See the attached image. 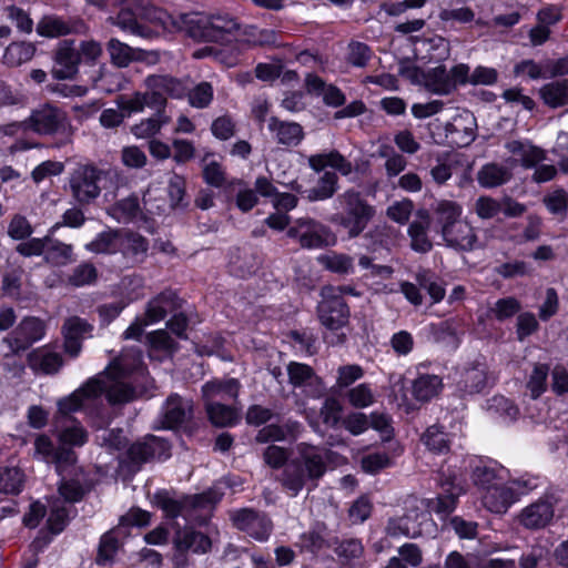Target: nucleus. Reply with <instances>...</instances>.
<instances>
[{
	"label": "nucleus",
	"instance_id": "obj_1",
	"mask_svg": "<svg viewBox=\"0 0 568 568\" xmlns=\"http://www.w3.org/2000/svg\"><path fill=\"white\" fill-rule=\"evenodd\" d=\"M142 372V356L138 349L123 352L113 359L103 373L90 378L82 387L58 402L60 415L85 408L101 394H105L111 404H123L135 397V389L126 381L133 373Z\"/></svg>",
	"mask_w": 568,
	"mask_h": 568
},
{
	"label": "nucleus",
	"instance_id": "obj_2",
	"mask_svg": "<svg viewBox=\"0 0 568 568\" xmlns=\"http://www.w3.org/2000/svg\"><path fill=\"white\" fill-rule=\"evenodd\" d=\"M336 454L329 449L300 443L294 449V457L285 467L283 486L296 496L307 481L318 480L334 462Z\"/></svg>",
	"mask_w": 568,
	"mask_h": 568
},
{
	"label": "nucleus",
	"instance_id": "obj_3",
	"mask_svg": "<svg viewBox=\"0 0 568 568\" xmlns=\"http://www.w3.org/2000/svg\"><path fill=\"white\" fill-rule=\"evenodd\" d=\"M471 478L480 493L484 507L490 513L505 514L516 503L509 485V471L504 466L480 462L475 466Z\"/></svg>",
	"mask_w": 568,
	"mask_h": 568
},
{
	"label": "nucleus",
	"instance_id": "obj_4",
	"mask_svg": "<svg viewBox=\"0 0 568 568\" xmlns=\"http://www.w3.org/2000/svg\"><path fill=\"white\" fill-rule=\"evenodd\" d=\"M144 83V93L136 92L130 100L118 101V106H164L168 98L180 99L186 94L183 83L169 75L152 74Z\"/></svg>",
	"mask_w": 568,
	"mask_h": 568
},
{
	"label": "nucleus",
	"instance_id": "obj_5",
	"mask_svg": "<svg viewBox=\"0 0 568 568\" xmlns=\"http://www.w3.org/2000/svg\"><path fill=\"white\" fill-rule=\"evenodd\" d=\"M187 26V36L195 40L223 42L239 30V23L227 14L206 17L199 12H190L183 18Z\"/></svg>",
	"mask_w": 568,
	"mask_h": 568
},
{
	"label": "nucleus",
	"instance_id": "obj_6",
	"mask_svg": "<svg viewBox=\"0 0 568 568\" xmlns=\"http://www.w3.org/2000/svg\"><path fill=\"white\" fill-rule=\"evenodd\" d=\"M338 202L344 213L334 215L331 221L343 226L349 237H356L374 216V209L355 191H346L338 197Z\"/></svg>",
	"mask_w": 568,
	"mask_h": 568
},
{
	"label": "nucleus",
	"instance_id": "obj_7",
	"mask_svg": "<svg viewBox=\"0 0 568 568\" xmlns=\"http://www.w3.org/2000/svg\"><path fill=\"white\" fill-rule=\"evenodd\" d=\"M221 499L214 489L185 497L183 500L174 498L169 491L161 490L154 494L153 503L161 508L168 517L175 518L183 514L187 507L211 509Z\"/></svg>",
	"mask_w": 568,
	"mask_h": 568
},
{
	"label": "nucleus",
	"instance_id": "obj_8",
	"mask_svg": "<svg viewBox=\"0 0 568 568\" xmlns=\"http://www.w3.org/2000/svg\"><path fill=\"white\" fill-rule=\"evenodd\" d=\"M339 288L326 286L322 290V301L317 312L321 323L331 331L344 327L348 322L349 311L342 296Z\"/></svg>",
	"mask_w": 568,
	"mask_h": 568
},
{
	"label": "nucleus",
	"instance_id": "obj_9",
	"mask_svg": "<svg viewBox=\"0 0 568 568\" xmlns=\"http://www.w3.org/2000/svg\"><path fill=\"white\" fill-rule=\"evenodd\" d=\"M287 235L296 239L305 248H321L336 243V237L328 227L311 219L297 220Z\"/></svg>",
	"mask_w": 568,
	"mask_h": 568
},
{
	"label": "nucleus",
	"instance_id": "obj_10",
	"mask_svg": "<svg viewBox=\"0 0 568 568\" xmlns=\"http://www.w3.org/2000/svg\"><path fill=\"white\" fill-rule=\"evenodd\" d=\"M45 334L43 321L37 317L23 318L14 331L3 338L11 354L27 349L31 344L40 341Z\"/></svg>",
	"mask_w": 568,
	"mask_h": 568
},
{
	"label": "nucleus",
	"instance_id": "obj_11",
	"mask_svg": "<svg viewBox=\"0 0 568 568\" xmlns=\"http://www.w3.org/2000/svg\"><path fill=\"white\" fill-rule=\"evenodd\" d=\"M439 483L445 494L427 499L425 506L429 513H434L440 518H446L455 510L458 497L464 493V488L455 474L448 477L442 475Z\"/></svg>",
	"mask_w": 568,
	"mask_h": 568
},
{
	"label": "nucleus",
	"instance_id": "obj_12",
	"mask_svg": "<svg viewBox=\"0 0 568 568\" xmlns=\"http://www.w3.org/2000/svg\"><path fill=\"white\" fill-rule=\"evenodd\" d=\"M103 180H105L104 173L93 166L79 169L71 179L73 196L80 203L91 202L100 194Z\"/></svg>",
	"mask_w": 568,
	"mask_h": 568
},
{
	"label": "nucleus",
	"instance_id": "obj_13",
	"mask_svg": "<svg viewBox=\"0 0 568 568\" xmlns=\"http://www.w3.org/2000/svg\"><path fill=\"white\" fill-rule=\"evenodd\" d=\"M74 40H62L53 51L52 75L59 80L73 79L79 70L80 55Z\"/></svg>",
	"mask_w": 568,
	"mask_h": 568
},
{
	"label": "nucleus",
	"instance_id": "obj_14",
	"mask_svg": "<svg viewBox=\"0 0 568 568\" xmlns=\"http://www.w3.org/2000/svg\"><path fill=\"white\" fill-rule=\"evenodd\" d=\"M418 500L413 499L408 513L404 516L389 519L386 530L389 536H405L415 538L423 534V524L427 521V516L419 510Z\"/></svg>",
	"mask_w": 568,
	"mask_h": 568
},
{
	"label": "nucleus",
	"instance_id": "obj_15",
	"mask_svg": "<svg viewBox=\"0 0 568 568\" xmlns=\"http://www.w3.org/2000/svg\"><path fill=\"white\" fill-rule=\"evenodd\" d=\"M234 526L246 532L250 537L264 541L266 540L272 531L271 520L262 514H258L252 509H241L232 515Z\"/></svg>",
	"mask_w": 568,
	"mask_h": 568
},
{
	"label": "nucleus",
	"instance_id": "obj_16",
	"mask_svg": "<svg viewBox=\"0 0 568 568\" xmlns=\"http://www.w3.org/2000/svg\"><path fill=\"white\" fill-rule=\"evenodd\" d=\"M34 457L55 464L60 475L65 467L73 465L77 460L73 450L61 446L55 448L52 440L45 435L37 436L34 440Z\"/></svg>",
	"mask_w": 568,
	"mask_h": 568
},
{
	"label": "nucleus",
	"instance_id": "obj_17",
	"mask_svg": "<svg viewBox=\"0 0 568 568\" xmlns=\"http://www.w3.org/2000/svg\"><path fill=\"white\" fill-rule=\"evenodd\" d=\"M193 413L191 400L173 394L165 400L159 420L161 428L173 429L189 420Z\"/></svg>",
	"mask_w": 568,
	"mask_h": 568
},
{
	"label": "nucleus",
	"instance_id": "obj_18",
	"mask_svg": "<svg viewBox=\"0 0 568 568\" xmlns=\"http://www.w3.org/2000/svg\"><path fill=\"white\" fill-rule=\"evenodd\" d=\"M287 374L290 383L313 398L321 397L324 394V385L320 377H317L306 364L292 362L287 366Z\"/></svg>",
	"mask_w": 568,
	"mask_h": 568
},
{
	"label": "nucleus",
	"instance_id": "obj_19",
	"mask_svg": "<svg viewBox=\"0 0 568 568\" xmlns=\"http://www.w3.org/2000/svg\"><path fill=\"white\" fill-rule=\"evenodd\" d=\"M554 515L552 498L542 497L521 509L518 520L527 529H540L551 521Z\"/></svg>",
	"mask_w": 568,
	"mask_h": 568
},
{
	"label": "nucleus",
	"instance_id": "obj_20",
	"mask_svg": "<svg viewBox=\"0 0 568 568\" xmlns=\"http://www.w3.org/2000/svg\"><path fill=\"white\" fill-rule=\"evenodd\" d=\"M440 235L448 247L457 251H474L479 247L476 231L466 220H460Z\"/></svg>",
	"mask_w": 568,
	"mask_h": 568
},
{
	"label": "nucleus",
	"instance_id": "obj_21",
	"mask_svg": "<svg viewBox=\"0 0 568 568\" xmlns=\"http://www.w3.org/2000/svg\"><path fill=\"white\" fill-rule=\"evenodd\" d=\"M91 329L85 321L77 316L68 318L63 325L65 353L77 357L82 348V339L90 335Z\"/></svg>",
	"mask_w": 568,
	"mask_h": 568
},
{
	"label": "nucleus",
	"instance_id": "obj_22",
	"mask_svg": "<svg viewBox=\"0 0 568 568\" xmlns=\"http://www.w3.org/2000/svg\"><path fill=\"white\" fill-rule=\"evenodd\" d=\"M241 383L236 378L214 379L202 387L205 402L236 400Z\"/></svg>",
	"mask_w": 568,
	"mask_h": 568
},
{
	"label": "nucleus",
	"instance_id": "obj_23",
	"mask_svg": "<svg viewBox=\"0 0 568 568\" xmlns=\"http://www.w3.org/2000/svg\"><path fill=\"white\" fill-rule=\"evenodd\" d=\"M62 364L61 355L47 347L36 348L28 354V365L37 374H55Z\"/></svg>",
	"mask_w": 568,
	"mask_h": 568
},
{
	"label": "nucleus",
	"instance_id": "obj_24",
	"mask_svg": "<svg viewBox=\"0 0 568 568\" xmlns=\"http://www.w3.org/2000/svg\"><path fill=\"white\" fill-rule=\"evenodd\" d=\"M174 546L178 551L206 554L211 549L212 541L205 534L186 527L176 532Z\"/></svg>",
	"mask_w": 568,
	"mask_h": 568
},
{
	"label": "nucleus",
	"instance_id": "obj_25",
	"mask_svg": "<svg viewBox=\"0 0 568 568\" xmlns=\"http://www.w3.org/2000/svg\"><path fill=\"white\" fill-rule=\"evenodd\" d=\"M462 215L463 207L455 201L439 200L433 205V220L440 234L463 220Z\"/></svg>",
	"mask_w": 568,
	"mask_h": 568
},
{
	"label": "nucleus",
	"instance_id": "obj_26",
	"mask_svg": "<svg viewBox=\"0 0 568 568\" xmlns=\"http://www.w3.org/2000/svg\"><path fill=\"white\" fill-rule=\"evenodd\" d=\"M507 166L497 163H488L483 165L477 172V181L485 189L500 186L508 182L511 178L510 170L515 166L516 161H507Z\"/></svg>",
	"mask_w": 568,
	"mask_h": 568
},
{
	"label": "nucleus",
	"instance_id": "obj_27",
	"mask_svg": "<svg viewBox=\"0 0 568 568\" xmlns=\"http://www.w3.org/2000/svg\"><path fill=\"white\" fill-rule=\"evenodd\" d=\"M505 148L510 154L516 156V159L511 160L516 161L515 165L520 162L524 168L530 169L545 160V152L529 142L514 140L507 142Z\"/></svg>",
	"mask_w": 568,
	"mask_h": 568
},
{
	"label": "nucleus",
	"instance_id": "obj_28",
	"mask_svg": "<svg viewBox=\"0 0 568 568\" xmlns=\"http://www.w3.org/2000/svg\"><path fill=\"white\" fill-rule=\"evenodd\" d=\"M176 296L172 292H163L148 303L145 314L142 316L146 324L152 325L162 321L175 307Z\"/></svg>",
	"mask_w": 568,
	"mask_h": 568
},
{
	"label": "nucleus",
	"instance_id": "obj_29",
	"mask_svg": "<svg viewBox=\"0 0 568 568\" xmlns=\"http://www.w3.org/2000/svg\"><path fill=\"white\" fill-rule=\"evenodd\" d=\"M187 13H179L173 16L162 9L150 7L144 9L143 17L154 24L161 26L164 30L170 32L183 31L187 34V26L184 23V17Z\"/></svg>",
	"mask_w": 568,
	"mask_h": 568
},
{
	"label": "nucleus",
	"instance_id": "obj_30",
	"mask_svg": "<svg viewBox=\"0 0 568 568\" xmlns=\"http://www.w3.org/2000/svg\"><path fill=\"white\" fill-rule=\"evenodd\" d=\"M62 121L58 109H37L30 118V126L38 133L50 134L59 130Z\"/></svg>",
	"mask_w": 568,
	"mask_h": 568
},
{
	"label": "nucleus",
	"instance_id": "obj_31",
	"mask_svg": "<svg viewBox=\"0 0 568 568\" xmlns=\"http://www.w3.org/2000/svg\"><path fill=\"white\" fill-rule=\"evenodd\" d=\"M308 164L317 172L322 171L325 166H331L343 175H349L353 171L352 163L336 151L311 155Z\"/></svg>",
	"mask_w": 568,
	"mask_h": 568
},
{
	"label": "nucleus",
	"instance_id": "obj_32",
	"mask_svg": "<svg viewBox=\"0 0 568 568\" xmlns=\"http://www.w3.org/2000/svg\"><path fill=\"white\" fill-rule=\"evenodd\" d=\"M301 430L298 422L288 420L284 425L271 424L258 430L256 442L265 444L270 442H281L288 437H295Z\"/></svg>",
	"mask_w": 568,
	"mask_h": 568
},
{
	"label": "nucleus",
	"instance_id": "obj_33",
	"mask_svg": "<svg viewBox=\"0 0 568 568\" xmlns=\"http://www.w3.org/2000/svg\"><path fill=\"white\" fill-rule=\"evenodd\" d=\"M306 88L310 93L322 94L323 100L327 105L341 106L345 103V97L341 90L334 85H327L317 75H307Z\"/></svg>",
	"mask_w": 568,
	"mask_h": 568
},
{
	"label": "nucleus",
	"instance_id": "obj_34",
	"mask_svg": "<svg viewBox=\"0 0 568 568\" xmlns=\"http://www.w3.org/2000/svg\"><path fill=\"white\" fill-rule=\"evenodd\" d=\"M487 383V368L484 364L478 363L463 372L459 386L467 394H476L483 392Z\"/></svg>",
	"mask_w": 568,
	"mask_h": 568
},
{
	"label": "nucleus",
	"instance_id": "obj_35",
	"mask_svg": "<svg viewBox=\"0 0 568 568\" xmlns=\"http://www.w3.org/2000/svg\"><path fill=\"white\" fill-rule=\"evenodd\" d=\"M205 408L210 420L217 427L233 426L240 418L235 406H227L221 402H205Z\"/></svg>",
	"mask_w": 568,
	"mask_h": 568
},
{
	"label": "nucleus",
	"instance_id": "obj_36",
	"mask_svg": "<svg viewBox=\"0 0 568 568\" xmlns=\"http://www.w3.org/2000/svg\"><path fill=\"white\" fill-rule=\"evenodd\" d=\"M268 129L274 132L280 144L297 145L303 139V129L300 124L293 122L278 121L271 119Z\"/></svg>",
	"mask_w": 568,
	"mask_h": 568
},
{
	"label": "nucleus",
	"instance_id": "obj_37",
	"mask_svg": "<svg viewBox=\"0 0 568 568\" xmlns=\"http://www.w3.org/2000/svg\"><path fill=\"white\" fill-rule=\"evenodd\" d=\"M109 21L112 24L120 27L123 31H128L134 36L145 39L154 36V32L150 28L138 22L136 13H134L130 8H122L116 17H110Z\"/></svg>",
	"mask_w": 568,
	"mask_h": 568
},
{
	"label": "nucleus",
	"instance_id": "obj_38",
	"mask_svg": "<svg viewBox=\"0 0 568 568\" xmlns=\"http://www.w3.org/2000/svg\"><path fill=\"white\" fill-rule=\"evenodd\" d=\"M202 175L205 183L222 187L226 181V172L222 161L213 153H205L201 159Z\"/></svg>",
	"mask_w": 568,
	"mask_h": 568
},
{
	"label": "nucleus",
	"instance_id": "obj_39",
	"mask_svg": "<svg viewBox=\"0 0 568 568\" xmlns=\"http://www.w3.org/2000/svg\"><path fill=\"white\" fill-rule=\"evenodd\" d=\"M443 388V381L437 375L422 374L412 386L413 396L420 402H428L439 394Z\"/></svg>",
	"mask_w": 568,
	"mask_h": 568
},
{
	"label": "nucleus",
	"instance_id": "obj_40",
	"mask_svg": "<svg viewBox=\"0 0 568 568\" xmlns=\"http://www.w3.org/2000/svg\"><path fill=\"white\" fill-rule=\"evenodd\" d=\"M429 91L447 94L455 89V82L450 79L444 65H438L426 72L425 84Z\"/></svg>",
	"mask_w": 568,
	"mask_h": 568
},
{
	"label": "nucleus",
	"instance_id": "obj_41",
	"mask_svg": "<svg viewBox=\"0 0 568 568\" xmlns=\"http://www.w3.org/2000/svg\"><path fill=\"white\" fill-rule=\"evenodd\" d=\"M148 342L149 355L152 359H162L163 356L171 355L175 348L174 341L163 329L150 333Z\"/></svg>",
	"mask_w": 568,
	"mask_h": 568
},
{
	"label": "nucleus",
	"instance_id": "obj_42",
	"mask_svg": "<svg viewBox=\"0 0 568 568\" xmlns=\"http://www.w3.org/2000/svg\"><path fill=\"white\" fill-rule=\"evenodd\" d=\"M169 121L170 116L165 114L164 109H159L154 115L132 126L131 132L138 139H148L159 133Z\"/></svg>",
	"mask_w": 568,
	"mask_h": 568
},
{
	"label": "nucleus",
	"instance_id": "obj_43",
	"mask_svg": "<svg viewBox=\"0 0 568 568\" xmlns=\"http://www.w3.org/2000/svg\"><path fill=\"white\" fill-rule=\"evenodd\" d=\"M36 47L29 42H12L4 51L3 63L9 67H19L32 59Z\"/></svg>",
	"mask_w": 568,
	"mask_h": 568
},
{
	"label": "nucleus",
	"instance_id": "obj_44",
	"mask_svg": "<svg viewBox=\"0 0 568 568\" xmlns=\"http://www.w3.org/2000/svg\"><path fill=\"white\" fill-rule=\"evenodd\" d=\"M119 296L129 305L144 295L143 278L139 275L124 276L118 285Z\"/></svg>",
	"mask_w": 568,
	"mask_h": 568
},
{
	"label": "nucleus",
	"instance_id": "obj_45",
	"mask_svg": "<svg viewBox=\"0 0 568 568\" xmlns=\"http://www.w3.org/2000/svg\"><path fill=\"white\" fill-rule=\"evenodd\" d=\"M377 393L371 384L361 383L346 393V399L355 408H367L376 402Z\"/></svg>",
	"mask_w": 568,
	"mask_h": 568
},
{
	"label": "nucleus",
	"instance_id": "obj_46",
	"mask_svg": "<svg viewBox=\"0 0 568 568\" xmlns=\"http://www.w3.org/2000/svg\"><path fill=\"white\" fill-rule=\"evenodd\" d=\"M540 94L544 102L550 106L568 104V79L544 85Z\"/></svg>",
	"mask_w": 568,
	"mask_h": 568
},
{
	"label": "nucleus",
	"instance_id": "obj_47",
	"mask_svg": "<svg viewBox=\"0 0 568 568\" xmlns=\"http://www.w3.org/2000/svg\"><path fill=\"white\" fill-rule=\"evenodd\" d=\"M422 442L429 450L442 454L448 450L450 439L442 426L433 425L423 434Z\"/></svg>",
	"mask_w": 568,
	"mask_h": 568
},
{
	"label": "nucleus",
	"instance_id": "obj_48",
	"mask_svg": "<svg viewBox=\"0 0 568 568\" xmlns=\"http://www.w3.org/2000/svg\"><path fill=\"white\" fill-rule=\"evenodd\" d=\"M58 438L60 446L63 448L65 446L80 447L87 443L88 433L79 422L72 420L70 425L60 430Z\"/></svg>",
	"mask_w": 568,
	"mask_h": 568
},
{
	"label": "nucleus",
	"instance_id": "obj_49",
	"mask_svg": "<svg viewBox=\"0 0 568 568\" xmlns=\"http://www.w3.org/2000/svg\"><path fill=\"white\" fill-rule=\"evenodd\" d=\"M337 189V176L333 172H325L316 186L307 191L310 201H323L333 196Z\"/></svg>",
	"mask_w": 568,
	"mask_h": 568
},
{
	"label": "nucleus",
	"instance_id": "obj_50",
	"mask_svg": "<svg viewBox=\"0 0 568 568\" xmlns=\"http://www.w3.org/2000/svg\"><path fill=\"white\" fill-rule=\"evenodd\" d=\"M24 476L17 467H4L0 470V493L18 494L23 486Z\"/></svg>",
	"mask_w": 568,
	"mask_h": 568
},
{
	"label": "nucleus",
	"instance_id": "obj_51",
	"mask_svg": "<svg viewBox=\"0 0 568 568\" xmlns=\"http://www.w3.org/2000/svg\"><path fill=\"white\" fill-rule=\"evenodd\" d=\"M318 262L327 270L338 274H348L353 272V258L345 254L335 252L318 256Z\"/></svg>",
	"mask_w": 568,
	"mask_h": 568
},
{
	"label": "nucleus",
	"instance_id": "obj_52",
	"mask_svg": "<svg viewBox=\"0 0 568 568\" xmlns=\"http://www.w3.org/2000/svg\"><path fill=\"white\" fill-rule=\"evenodd\" d=\"M419 215L424 222H413L408 227V234L412 240V247L418 252H427L432 248V242L426 234L427 213L420 212Z\"/></svg>",
	"mask_w": 568,
	"mask_h": 568
},
{
	"label": "nucleus",
	"instance_id": "obj_53",
	"mask_svg": "<svg viewBox=\"0 0 568 568\" xmlns=\"http://www.w3.org/2000/svg\"><path fill=\"white\" fill-rule=\"evenodd\" d=\"M120 232L108 231L99 234L97 239L85 245L94 253H114L119 251Z\"/></svg>",
	"mask_w": 568,
	"mask_h": 568
},
{
	"label": "nucleus",
	"instance_id": "obj_54",
	"mask_svg": "<svg viewBox=\"0 0 568 568\" xmlns=\"http://www.w3.org/2000/svg\"><path fill=\"white\" fill-rule=\"evenodd\" d=\"M124 255H143L148 251V242L139 234L120 232V246Z\"/></svg>",
	"mask_w": 568,
	"mask_h": 568
},
{
	"label": "nucleus",
	"instance_id": "obj_55",
	"mask_svg": "<svg viewBox=\"0 0 568 568\" xmlns=\"http://www.w3.org/2000/svg\"><path fill=\"white\" fill-rule=\"evenodd\" d=\"M106 50L111 62L119 68L128 67L133 60V49L118 39H111L106 44Z\"/></svg>",
	"mask_w": 568,
	"mask_h": 568
},
{
	"label": "nucleus",
	"instance_id": "obj_56",
	"mask_svg": "<svg viewBox=\"0 0 568 568\" xmlns=\"http://www.w3.org/2000/svg\"><path fill=\"white\" fill-rule=\"evenodd\" d=\"M119 531H120V528H118L115 530H110L102 536L101 541H100V547H99V554H98V558H97V561L99 565H105L116 554V551L119 549V541H118Z\"/></svg>",
	"mask_w": 568,
	"mask_h": 568
},
{
	"label": "nucleus",
	"instance_id": "obj_57",
	"mask_svg": "<svg viewBox=\"0 0 568 568\" xmlns=\"http://www.w3.org/2000/svg\"><path fill=\"white\" fill-rule=\"evenodd\" d=\"M37 32L44 37H59L70 33L71 28L60 18L44 17L38 23Z\"/></svg>",
	"mask_w": 568,
	"mask_h": 568
},
{
	"label": "nucleus",
	"instance_id": "obj_58",
	"mask_svg": "<svg viewBox=\"0 0 568 568\" xmlns=\"http://www.w3.org/2000/svg\"><path fill=\"white\" fill-rule=\"evenodd\" d=\"M549 368L545 364H536L527 382V388L532 398L539 397L545 390L547 385Z\"/></svg>",
	"mask_w": 568,
	"mask_h": 568
},
{
	"label": "nucleus",
	"instance_id": "obj_59",
	"mask_svg": "<svg viewBox=\"0 0 568 568\" xmlns=\"http://www.w3.org/2000/svg\"><path fill=\"white\" fill-rule=\"evenodd\" d=\"M416 281L422 288L427 291L433 303H439L445 297V288L440 283L433 280V275L429 271H418L416 274Z\"/></svg>",
	"mask_w": 568,
	"mask_h": 568
},
{
	"label": "nucleus",
	"instance_id": "obj_60",
	"mask_svg": "<svg viewBox=\"0 0 568 568\" xmlns=\"http://www.w3.org/2000/svg\"><path fill=\"white\" fill-rule=\"evenodd\" d=\"M77 50H79L80 62L90 65H95L103 53L101 43L95 40L81 41L77 44Z\"/></svg>",
	"mask_w": 568,
	"mask_h": 568
},
{
	"label": "nucleus",
	"instance_id": "obj_61",
	"mask_svg": "<svg viewBox=\"0 0 568 568\" xmlns=\"http://www.w3.org/2000/svg\"><path fill=\"white\" fill-rule=\"evenodd\" d=\"M474 210L479 219L488 220L501 212V203L490 196L483 195L476 200Z\"/></svg>",
	"mask_w": 568,
	"mask_h": 568
},
{
	"label": "nucleus",
	"instance_id": "obj_62",
	"mask_svg": "<svg viewBox=\"0 0 568 568\" xmlns=\"http://www.w3.org/2000/svg\"><path fill=\"white\" fill-rule=\"evenodd\" d=\"M71 245L52 241L48 243L45 250V257L49 262L54 264H65L71 260Z\"/></svg>",
	"mask_w": 568,
	"mask_h": 568
},
{
	"label": "nucleus",
	"instance_id": "obj_63",
	"mask_svg": "<svg viewBox=\"0 0 568 568\" xmlns=\"http://www.w3.org/2000/svg\"><path fill=\"white\" fill-rule=\"evenodd\" d=\"M186 93L192 106H207L213 100V87L209 82H201Z\"/></svg>",
	"mask_w": 568,
	"mask_h": 568
},
{
	"label": "nucleus",
	"instance_id": "obj_64",
	"mask_svg": "<svg viewBox=\"0 0 568 568\" xmlns=\"http://www.w3.org/2000/svg\"><path fill=\"white\" fill-rule=\"evenodd\" d=\"M520 303L515 297H505L498 300L495 305L490 308V313L498 320L504 321L511 316L520 310Z\"/></svg>",
	"mask_w": 568,
	"mask_h": 568
}]
</instances>
